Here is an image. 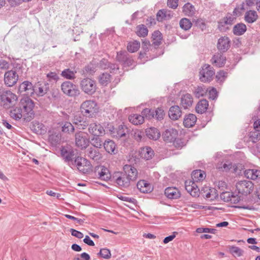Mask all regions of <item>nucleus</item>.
Returning a JSON list of instances; mask_svg holds the SVG:
<instances>
[{
    "label": "nucleus",
    "instance_id": "f257e3e1",
    "mask_svg": "<svg viewBox=\"0 0 260 260\" xmlns=\"http://www.w3.org/2000/svg\"><path fill=\"white\" fill-rule=\"evenodd\" d=\"M80 111L84 116L92 118L98 112V106L95 101L87 100L81 104Z\"/></svg>",
    "mask_w": 260,
    "mask_h": 260
},
{
    "label": "nucleus",
    "instance_id": "f03ea898",
    "mask_svg": "<svg viewBox=\"0 0 260 260\" xmlns=\"http://www.w3.org/2000/svg\"><path fill=\"white\" fill-rule=\"evenodd\" d=\"M21 108L25 114V120L30 121L34 117V103L29 98L26 97L22 99L20 102Z\"/></svg>",
    "mask_w": 260,
    "mask_h": 260
},
{
    "label": "nucleus",
    "instance_id": "7ed1b4c3",
    "mask_svg": "<svg viewBox=\"0 0 260 260\" xmlns=\"http://www.w3.org/2000/svg\"><path fill=\"white\" fill-rule=\"evenodd\" d=\"M16 94L8 90L0 91V104L5 108H10L17 100Z\"/></svg>",
    "mask_w": 260,
    "mask_h": 260
},
{
    "label": "nucleus",
    "instance_id": "20e7f679",
    "mask_svg": "<svg viewBox=\"0 0 260 260\" xmlns=\"http://www.w3.org/2000/svg\"><path fill=\"white\" fill-rule=\"evenodd\" d=\"M236 189L239 194L247 196L254 190V184L249 180H241L236 184Z\"/></svg>",
    "mask_w": 260,
    "mask_h": 260
},
{
    "label": "nucleus",
    "instance_id": "39448f33",
    "mask_svg": "<svg viewBox=\"0 0 260 260\" xmlns=\"http://www.w3.org/2000/svg\"><path fill=\"white\" fill-rule=\"evenodd\" d=\"M78 170L83 174H89L92 171V166L90 162L82 157H77L75 160Z\"/></svg>",
    "mask_w": 260,
    "mask_h": 260
},
{
    "label": "nucleus",
    "instance_id": "423d86ee",
    "mask_svg": "<svg viewBox=\"0 0 260 260\" xmlns=\"http://www.w3.org/2000/svg\"><path fill=\"white\" fill-rule=\"evenodd\" d=\"M61 89L64 94L71 97H75L80 94L77 86L70 81L63 82L61 85Z\"/></svg>",
    "mask_w": 260,
    "mask_h": 260
},
{
    "label": "nucleus",
    "instance_id": "0eeeda50",
    "mask_svg": "<svg viewBox=\"0 0 260 260\" xmlns=\"http://www.w3.org/2000/svg\"><path fill=\"white\" fill-rule=\"evenodd\" d=\"M81 88L88 95H92L96 90L95 81L90 78H84L80 82Z\"/></svg>",
    "mask_w": 260,
    "mask_h": 260
},
{
    "label": "nucleus",
    "instance_id": "6e6552de",
    "mask_svg": "<svg viewBox=\"0 0 260 260\" xmlns=\"http://www.w3.org/2000/svg\"><path fill=\"white\" fill-rule=\"evenodd\" d=\"M76 145L81 149H85L89 144V138L86 133L79 131L75 134Z\"/></svg>",
    "mask_w": 260,
    "mask_h": 260
},
{
    "label": "nucleus",
    "instance_id": "1a4fd4ad",
    "mask_svg": "<svg viewBox=\"0 0 260 260\" xmlns=\"http://www.w3.org/2000/svg\"><path fill=\"white\" fill-rule=\"evenodd\" d=\"M215 74L213 68L209 64H204L200 71V79L201 81L206 82L211 81Z\"/></svg>",
    "mask_w": 260,
    "mask_h": 260
},
{
    "label": "nucleus",
    "instance_id": "9d476101",
    "mask_svg": "<svg viewBox=\"0 0 260 260\" xmlns=\"http://www.w3.org/2000/svg\"><path fill=\"white\" fill-rule=\"evenodd\" d=\"M113 178L116 184L120 187L126 188L130 185L131 180L122 172L116 173Z\"/></svg>",
    "mask_w": 260,
    "mask_h": 260
},
{
    "label": "nucleus",
    "instance_id": "9b49d317",
    "mask_svg": "<svg viewBox=\"0 0 260 260\" xmlns=\"http://www.w3.org/2000/svg\"><path fill=\"white\" fill-rule=\"evenodd\" d=\"M18 80V75L15 70H10L6 72L4 75V83L9 87L14 85Z\"/></svg>",
    "mask_w": 260,
    "mask_h": 260
},
{
    "label": "nucleus",
    "instance_id": "f8f14e48",
    "mask_svg": "<svg viewBox=\"0 0 260 260\" xmlns=\"http://www.w3.org/2000/svg\"><path fill=\"white\" fill-rule=\"evenodd\" d=\"M201 193L203 197L209 201H214L218 197V193L216 189L209 186L203 187L201 190Z\"/></svg>",
    "mask_w": 260,
    "mask_h": 260
},
{
    "label": "nucleus",
    "instance_id": "ddd939ff",
    "mask_svg": "<svg viewBox=\"0 0 260 260\" xmlns=\"http://www.w3.org/2000/svg\"><path fill=\"white\" fill-rule=\"evenodd\" d=\"M185 187L187 191L192 197L199 196L200 189L195 182L193 180H187L185 182Z\"/></svg>",
    "mask_w": 260,
    "mask_h": 260
},
{
    "label": "nucleus",
    "instance_id": "4468645a",
    "mask_svg": "<svg viewBox=\"0 0 260 260\" xmlns=\"http://www.w3.org/2000/svg\"><path fill=\"white\" fill-rule=\"evenodd\" d=\"M122 172L132 181H135L138 177L137 170L132 165H125L123 167Z\"/></svg>",
    "mask_w": 260,
    "mask_h": 260
},
{
    "label": "nucleus",
    "instance_id": "2eb2a0df",
    "mask_svg": "<svg viewBox=\"0 0 260 260\" xmlns=\"http://www.w3.org/2000/svg\"><path fill=\"white\" fill-rule=\"evenodd\" d=\"M49 88V85L45 82H38L34 85L33 93L42 96L45 95Z\"/></svg>",
    "mask_w": 260,
    "mask_h": 260
},
{
    "label": "nucleus",
    "instance_id": "dca6fc26",
    "mask_svg": "<svg viewBox=\"0 0 260 260\" xmlns=\"http://www.w3.org/2000/svg\"><path fill=\"white\" fill-rule=\"evenodd\" d=\"M88 132L94 136H101L105 134L104 127L96 123H91L89 124Z\"/></svg>",
    "mask_w": 260,
    "mask_h": 260
},
{
    "label": "nucleus",
    "instance_id": "f3484780",
    "mask_svg": "<svg viewBox=\"0 0 260 260\" xmlns=\"http://www.w3.org/2000/svg\"><path fill=\"white\" fill-rule=\"evenodd\" d=\"M230 46L231 41L229 37L224 36L218 39L217 47L220 52H226L230 48Z\"/></svg>",
    "mask_w": 260,
    "mask_h": 260
},
{
    "label": "nucleus",
    "instance_id": "a211bd4d",
    "mask_svg": "<svg viewBox=\"0 0 260 260\" xmlns=\"http://www.w3.org/2000/svg\"><path fill=\"white\" fill-rule=\"evenodd\" d=\"M178 136V132L174 128H170L165 131L162 137L165 141L171 143L175 140Z\"/></svg>",
    "mask_w": 260,
    "mask_h": 260
},
{
    "label": "nucleus",
    "instance_id": "6ab92c4d",
    "mask_svg": "<svg viewBox=\"0 0 260 260\" xmlns=\"http://www.w3.org/2000/svg\"><path fill=\"white\" fill-rule=\"evenodd\" d=\"M95 173L101 180L107 181L110 179L111 174L108 169L104 166H99L95 168Z\"/></svg>",
    "mask_w": 260,
    "mask_h": 260
},
{
    "label": "nucleus",
    "instance_id": "aec40b11",
    "mask_svg": "<svg viewBox=\"0 0 260 260\" xmlns=\"http://www.w3.org/2000/svg\"><path fill=\"white\" fill-rule=\"evenodd\" d=\"M212 63L217 67H222L226 62V57L221 52L215 53L211 59Z\"/></svg>",
    "mask_w": 260,
    "mask_h": 260
},
{
    "label": "nucleus",
    "instance_id": "412c9836",
    "mask_svg": "<svg viewBox=\"0 0 260 260\" xmlns=\"http://www.w3.org/2000/svg\"><path fill=\"white\" fill-rule=\"evenodd\" d=\"M193 103V98L189 93L183 94L180 100V105L184 109L190 107Z\"/></svg>",
    "mask_w": 260,
    "mask_h": 260
},
{
    "label": "nucleus",
    "instance_id": "4be33fe9",
    "mask_svg": "<svg viewBox=\"0 0 260 260\" xmlns=\"http://www.w3.org/2000/svg\"><path fill=\"white\" fill-rule=\"evenodd\" d=\"M10 115L15 120H19L22 118L25 120V114L23 113L20 104L19 106L15 107L10 111Z\"/></svg>",
    "mask_w": 260,
    "mask_h": 260
},
{
    "label": "nucleus",
    "instance_id": "5701e85b",
    "mask_svg": "<svg viewBox=\"0 0 260 260\" xmlns=\"http://www.w3.org/2000/svg\"><path fill=\"white\" fill-rule=\"evenodd\" d=\"M138 189L143 193H148L152 191L151 185L144 180L139 181L137 184Z\"/></svg>",
    "mask_w": 260,
    "mask_h": 260
},
{
    "label": "nucleus",
    "instance_id": "b1692460",
    "mask_svg": "<svg viewBox=\"0 0 260 260\" xmlns=\"http://www.w3.org/2000/svg\"><path fill=\"white\" fill-rule=\"evenodd\" d=\"M88 156L94 161H99L102 158V155L96 148L90 147L87 150Z\"/></svg>",
    "mask_w": 260,
    "mask_h": 260
},
{
    "label": "nucleus",
    "instance_id": "393cba45",
    "mask_svg": "<svg viewBox=\"0 0 260 260\" xmlns=\"http://www.w3.org/2000/svg\"><path fill=\"white\" fill-rule=\"evenodd\" d=\"M245 176L251 180H258L260 179V170L257 169H248L244 172Z\"/></svg>",
    "mask_w": 260,
    "mask_h": 260
},
{
    "label": "nucleus",
    "instance_id": "a878e982",
    "mask_svg": "<svg viewBox=\"0 0 260 260\" xmlns=\"http://www.w3.org/2000/svg\"><path fill=\"white\" fill-rule=\"evenodd\" d=\"M182 115L181 111L178 106H172L169 111V116L172 120H177Z\"/></svg>",
    "mask_w": 260,
    "mask_h": 260
},
{
    "label": "nucleus",
    "instance_id": "bb28decb",
    "mask_svg": "<svg viewBox=\"0 0 260 260\" xmlns=\"http://www.w3.org/2000/svg\"><path fill=\"white\" fill-rule=\"evenodd\" d=\"M140 155L142 158L149 160L154 155L153 150L149 147L141 148L139 151Z\"/></svg>",
    "mask_w": 260,
    "mask_h": 260
},
{
    "label": "nucleus",
    "instance_id": "cd10ccee",
    "mask_svg": "<svg viewBox=\"0 0 260 260\" xmlns=\"http://www.w3.org/2000/svg\"><path fill=\"white\" fill-rule=\"evenodd\" d=\"M165 195L169 199H177L180 197V193L176 187H168L165 190Z\"/></svg>",
    "mask_w": 260,
    "mask_h": 260
},
{
    "label": "nucleus",
    "instance_id": "c85d7f7f",
    "mask_svg": "<svg viewBox=\"0 0 260 260\" xmlns=\"http://www.w3.org/2000/svg\"><path fill=\"white\" fill-rule=\"evenodd\" d=\"M33 88L34 86L32 85L31 83L29 81H25L23 82L19 85V91L20 92H26L27 94H31L33 93Z\"/></svg>",
    "mask_w": 260,
    "mask_h": 260
},
{
    "label": "nucleus",
    "instance_id": "c756f323",
    "mask_svg": "<svg viewBox=\"0 0 260 260\" xmlns=\"http://www.w3.org/2000/svg\"><path fill=\"white\" fill-rule=\"evenodd\" d=\"M257 18L258 15L254 10H249L245 14L244 20L247 23H252L255 22Z\"/></svg>",
    "mask_w": 260,
    "mask_h": 260
},
{
    "label": "nucleus",
    "instance_id": "7c9ffc66",
    "mask_svg": "<svg viewBox=\"0 0 260 260\" xmlns=\"http://www.w3.org/2000/svg\"><path fill=\"white\" fill-rule=\"evenodd\" d=\"M146 134L150 139L156 140L160 136L159 131L155 127H150L146 129Z\"/></svg>",
    "mask_w": 260,
    "mask_h": 260
},
{
    "label": "nucleus",
    "instance_id": "2f4dec72",
    "mask_svg": "<svg viewBox=\"0 0 260 260\" xmlns=\"http://www.w3.org/2000/svg\"><path fill=\"white\" fill-rule=\"evenodd\" d=\"M127 128L125 126L121 125L118 126L116 129L113 128V131H112V134L114 137L120 138L125 136Z\"/></svg>",
    "mask_w": 260,
    "mask_h": 260
},
{
    "label": "nucleus",
    "instance_id": "473e14b6",
    "mask_svg": "<svg viewBox=\"0 0 260 260\" xmlns=\"http://www.w3.org/2000/svg\"><path fill=\"white\" fill-rule=\"evenodd\" d=\"M196 121V116L193 114H189L184 118L183 123L185 127H191L195 124Z\"/></svg>",
    "mask_w": 260,
    "mask_h": 260
},
{
    "label": "nucleus",
    "instance_id": "72a5a7b5",
    "mask_svg": "<svg viewBox=\"0 0 260 260\" xmlns=\"http://www.w3.org/2000/svg\"><path fill=\"white\" fill-rule=\"evenodd\" d=\"M128 119L130 122L134 125H139L143 123L144 118L142 115L134 114L129 116Z\"/></svg>",
    "mask_w": 260,
    "mask_h": 260
},
{
    "label": "nucleus",
    "instance_id": "f704fd0d",
    "mask_svg": "<svg viewBox=\"0 0 260 260\" xmlns=\"http://www.w3.org/2000/svg\"><path fill=\"white\" fill-rule=\"evenodd\" d=\"M195 12L194 7L189 3L185 4L182 7V12L185 16H192Z\"/></svg>",
    "mask_w": 260,
    "mask_h": 260
},
{
    "label": "nucleus",
    "instance_id": "c9c22d12",
    "mask_svg": "<svg viewBox=\"0 0 260 260\" xmlns=\"http://www.w3.org/2000/svg\"><path fill=\"white\" fill-rule=\"evenodd\" d=\"M209 106L208 102L206 100H202L197 104L196 110L198 113L202 114L205 112Z\"/></svg>",
    "mask_w": 260,
    "mask_h": 260
},
{
    "label": "nucleus",
    "instance_id": "e433bc0d",
    "mask_svg": "<svg viewBox=\"0 0 260 260\" xmlns=\"http://www.w3.org/2000/svg\"><path fill=\"white\" fill-rule=\"evenodd\" d=\"M246 30V25L243 23H239L234 26L233 31L234 35L241 36L244 34Z\"/></svg>",
    "mask_w": 260,
    "mask_h": 260
},
{
    "label": "nucleus",
    "instance_id": "4c0bfd02",
    "mask_svg": "<svg viewBox=\"0 0 260 260\" xmlns=\"http://www.w3.org/2000/svg\"><path fill=\"white\" fill-rule=\"evenodd\" d=\"M206 177L205 173L201 170L193 171L191 174L193 181L198 182L203 180Z\"/></svg>",
    "mask_w": 260,
    "mask_h": 260
},
{
    "label": "nucleus",
    "instance_id": "58836bf2",
    "mask_svg": "<svg viewBox=\"0 0 260 260\" xmlns=\"http://www.w3.org/2000/svg\"><path fill=\"white\" fill-rule=\"evenodd\" d=\"M112 77L110 74L104 73L98 78L99 83L103 86H107L111 81Z\"/></svg>",
    "mask_w": 260,
    "mask_h": 260
},
{
    "label": "nucleus",
    "instance_id": "ea45409f",
    "mask_svg": "<svg viewBox=\"0 0 260 260\" xmlns=\"http://www.w3.org/2000/svg\"><path fill=\"white\" fill-rule=\"evenodd\" d=\"M103 145L105 150L109 153H115L116 145L113 141L110 140H106Z\"/></svg>",
    "mask_w": 260,
    "mask_h": 260
},
{
    "label": "nucleus",
    "instance_id": "a19ab883",
    "mask_svg": "<svg viewBox=\"0 0 260 260\" xmlns=\"http://www.w3.org/2000/svg\"><path fill=\"white\" fill-rule=\"evenodd\" d=\"M162 37L161 32L156 30L152 35V43L155 46H158L161 44Z\"/></svg>",
    "mask_w": 260,
    "mask_h": 260
},
{
    "label": "nucleus",
    "instance_id": "79ce46f5",
    "mask_svg": "<svg viewBox=\"0 0 260 260\" xmlns=\"http://www.w3.org/2000/svg\"><path fill=\"white\" fill-rule=\"evenodd\" d=\"M61 154L66 160L70 161L74 156V152L71 149L63 147L61 149Z\"/></svg>",
    "mask_w": 260,
    "mask_h": 260
},
{
    "label": "nucleus",
    "instance_id": "37998d69",
    "mask_svg": "<svg viewBox=\"0 0 260 260\" xmlns=\"http://www.w3.org/2000/svg\"><path fill=\"white\" fill-rule=\"evenodd\" d=\"M76 73V71H72L70 69L64 70L62 71L61 75L64 78L69 80H73L75 78V74Z\"/></svg>",
    "mask_w": 260,
    "mask_h": 260
},
{
    "label": "nucleus",
    "instance_id": "c03bdc74",
    "mask_svg": "<svg viewBox=\"0 0 260 260\" xmlns=\"http://www.w3.org/2000/svg\"><path fill=\"white\" fill-rule=\"evenodd\" d=\"M140 47V43L137 41H134L128 43L127 46L129 52H135L137 51Z\"/></svg>",
    "mask_w": 260,
    "mask_h": 260
},
{
    "label": "nucleus",
    "instance_id": "a18cd8bd",
    "mask_svg": "<svg viewBox=\"0 0 260 260\" xmlns=\"http://www.w3.org/2000/svg\"><path fill=\"white\" fill-rule=\"evenodd\" d=\"M179 25L181 28L184 30H189L192 26V23L187 18H182L179 22Z\"/></svg>",
    "mask_w": 260,
    "mask_h": 260
},
{
    "label": "nucleus",
    "instance_id": "49530a36",
    "mask_svg": "<svg viewBox=\"0 0 260 260\" xmlns=\"http://www.w3.org/2000/svg\"><path fill=\"white\" fill-rule=\"evenodd\" d=\"M148 29L143 24L139 25L137 26V35L140 37H145L148 35Z\"/></svg>",
    "mask_w": 260,
    "mask_h": 260
},
{
    "label": "nucleus",
    "instance_id": "de8ad7c7",
    "mask_svg": "<svg viewBox=\"0 0 260 260\" xmlns=\"http://www.w3.org/2000/svg\"><path fill=\"white\" fill-rule=\"evenodd\" d=\"M75 128L72 124L69 122H65L62 126V131L68 134H72Z\"/></svg>",
    "mask_w": 260,
    "mask_h": 260
},
{
    "label": "nucleus",
    "instance_id": "09e8293b",
    "mask_svg": "<svg viewBox=\"0 0 260 260\" xmlns=\"http://www.w3.org/2000/svg\"><path fill=\"white\" fill-rule=\"evenodd\" d=\"M230 252L235 257L241 256L244 253V251L237 246H231L230 248Z\"/></svg>",
    "mask_w": 260,
    "mask_h": 260
},
{
    "label": "nucleus",
    "instance_id": "8fccbe9b",
    "mask_svg": "<svg viewBox=\"0 0 260 260\" xmlns=\"http://www.w3.org/2000/svg\"><path fill=\"white\" fill-rule=\"evenodd\" d=\"M207 92V90L205 87L202 86H198L195 88L194 91V94L195 96L199 98L201 96H203Z\"/></svg>",
    "mask_w": 260,
    "mask_h": 260
},
{
    "label": "nucleus",
    "instance_id": "3c124183",
    "mask_svg": "<svg viewBox=\"0 0 260 260\" xmlns=\"http://www.w3.org/2000/svg\"><path fill=\"white\" fill-rule=\"evenodd\" d=\"M232 164L231 162H226L225 163L221 162L217 166V168L222 171H228L232 168Z\"/></svg>",
    "mask_w": 260,
    "mask_h": 260
},
{
    "label": "nucleus",
    "instance_id": "603ef678",
    "mask_svg": "<svg viewBox=\"0 0 260 260\" xmlns=\"http://www.w3.org/2000/svg\"><path fill=\"white\" fill-rule=\"evenodd\" d=\"M98 255L105 259H109L111 257L110 250L107 248L101 249L100 252L98 253Z\"/></svg>",
    "mask_w": 260,
    "mask_h": 260
},
{
    "label": "nucleus",
    "instance_id": "864d4df0",
    "mask_svg": "<svg viewBox=\"0 0 260 260\" xmlns=\"http://www.w3.org/2000/svg\"><path fill=\"white\" fill-rule=\"evenodd\" d=\"M100 136H95L91 139V145L97 148H101L103 145L102 141Z\"/></svg>",
    "mask_w": 260,
    "mask_h": 260
},
{
    "label": "nucleus",
    "instance_id": "5fc2aeb1",
    "mask_svg": "<svg viewBox=\"0 0 260 260\" xmlns=\"http://www.w3.org/2000/svg\"><path fill=\"white\" fill-rule=\"evenodd\" d=\"M249 141H251L252 143H255L258 142L260 140V133L257 131H254L251 132L249 134Z\"/></svg>",
    "mask_w": 260,
    "mask_h": 260
},
{
    "label": "nucleus",
    "instance_id": "6e6d98bb",
    "mask_svg": "<svg viewBox=\"0 0 260 260\" xmlns=\"http://www.w3.org/2000/svg\"><path fill=\"white\" fill-rule=\"evenodd\" d=\"M100 66L103 69H106L108 68H110L111 69L114 70L115 69L118 70L119 68L117 66V65L115 64H111L110 66L109 63H108V61L106 59H103L100 62Z\"/></svg>",
    "mask_w": 260,
    "mask_h": 260
},
{
    "label": "nucleus",
    "instance_id": "4d7b16f0",
    "mask_svg": "<svg viewBox=\"0 0 260 260\" xmlns=\"http://www.w3.org/2000/svg\"><path fill=\"white\" fill-rule=\"evenodd\" d=\"M142 115L149 119L154 117V110L149 108H145L142 111Z\"/></svg>",
    "mask_w": 260,
    "mask_h": 260
},
{
    "label": "nucleus",
    "instance_id": "13d9d810",
    "mask_svg": "<svg viewBox=\"0 0 260 260\" xmlns=\"http://www.w3.org/2000/svg\"><path fill=\"white\" fill-rule=\"evenodd\" d=\"M128 54V53L126 51H119L117 52V60L123 63L125 59L127 58Z\"/></svg>",
    "mask_w": 260,
    "mask_h": 260
},
{
    "label": "nucleus",
    "instance_id": "bf43d9fd",
    "mask_svg": "<svg viewBox=\"0 0 260 260\" xmlns=\"http://www.w3.org/2000/svg\"><path fill=\"white\" fill-rule=\"evenodd\" d=\"M167 10L162 9L158 11L156 14V18L158 21H162L166 19Z\"/></svg>",
    "mask_w": 260,
    "mask_h": 260
},
{
    "label": "nucleus",
    "instance_id": "052dcab7",
    "mask_svg": "<svg viewBox=\"0 0 260 260\" xmlns=\"http://www.w3.org/2000/svg\"><path fill=\"white\" fill-rule=\"evenodd\" d=\"M233 194V193L229 191L223 192L220 194V197L224 202H230Z\"/></svg>",
    "mask_w": 260,
    "mask_h": 260
},
{
    "label": "nucleus",
    "instance_id": "680f3d73",
    "mask_svg": "<svg viewBox=\"0 0 260 260\" xmlns=\"http://www.w3.org/2000/svg\"><path fill=\"white\" fill-rule=\"evenodd\" d=\"M230 25L227 21L222 19L218 22V28L220 31H224L228 28V26Z\"/></svg>",
    "mask_w": 260,
    "mask_h": 260
},
{
    "label": "nucleus",
    "instance_id": "e2e57ef3",
    "mask_svg": "<svg viewBox=\"0 0 260 260\" xmlns=\"http://www.w3.org/2000/svg\"><path fill=\"white\" fill-rule=\"evenodd\" d=\"M154 117H155L157 120H161L163 119L165 114L164 110L162 109L158 108L154 111Z\"/></svg>",
    "mask_w": 260,
    "mask_h": 260
},
{
    "label": "nucleus",
    "instance_id": "0e129e2a",
    "mask_svg": "<svg viewBox=\"0 0 260 260\" xmlns=\"http://www.w3.org/2000/svg\"><path fill=\"white\" fill-rule=\"evenodd\" d=\"M226 73L223 71H220L217 72L216 75V79L217 81L219 83L223 82L226 77Z\"/></svg>",
    "mask_w": 260,
    "mask_h": 260
},
{
    "label": "nucleus",
    "instance_id": "69168bd1",
    "mask_svg": "<svg viewBox=\"0 0 260 260\" xmlns=\"http://www.w3.org/2000/svg\"><path fill=\"white\" fill-rule=\"evenodd\" d=\"M224 20L227 21L228 23L231 25L236 20V17H235L233 14L228 13L223 18Z\"/></svg>",
    "mask_w": 260,
    "mask_h": 260
},
{
    "label": "nucleus",
    "instance_id": "338daca9",
    "mask_svg": "<svg viewBox=\"0 0 260 260\" xmlns=\"http://www.w3.org/2000/svg\"><path fill=\"white\" fill-rule=\"evenodd\" d=\"M174 146L177 149H181L185 145V143L181 139L177 138L172 142Z\"/></svg>",
    "mask_w": 260,
    "mask_h": 260
},
{
    "label": "nucleus",
    "instance_id": "774afa93",
    "mask_svg": "<svg viewBox=\"0 0 260 260\" xmlns=\"http://www.w3.org/2000/svg\"><path fill=\"white\" fill-rule=\"evenodd\" d=\"M216 231V229H209V228H198L196 230V232L198 233H212L214 234Z\"/></svg>",
    "mask_w": 260,
    "mask_h": 260
}]
</instances>
